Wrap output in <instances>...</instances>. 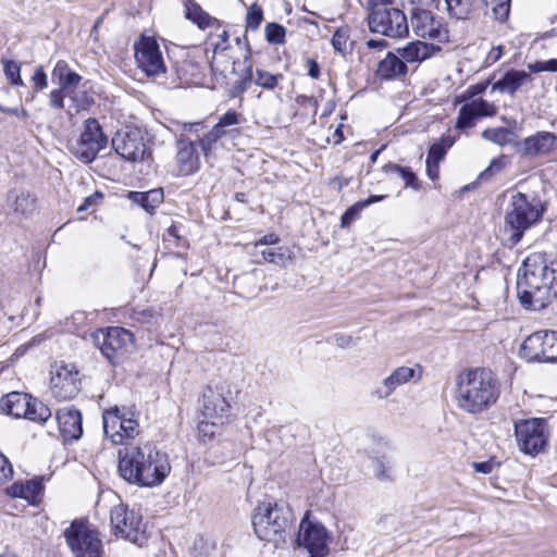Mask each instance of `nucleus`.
Returning a JSON list of instances; mask_svg holds the SVG:
<instances>
[{
  "label": "nucleus",
  "mask_w": 557,
  "mask_h": 557,
  "mask_svg": "<svg viewBox=\"0 0 557 557\" xmlns=\"http://www.w3.org/2000/svg\"><path fill=\"white\" fill-rule=\"evenodd\" d=\"M117 458L120 476L139 487L159 486L171 472L168 454L150 443L125 446L119 449Z\"/></svg>",
  "instance_id": "obj_2"
},
{
  "label": "nucleus",
  "mask_w": 557,
  "mask_h": 557,
  "mask_svg": "<svg viewBox=\"0 0 557 557\" xmlns=\"http://www.w3.org/2000/svg\"><path fill=\"white\" fill-rule=\"evenodd\" d=\"M364 208L360 201L350 206L341 218V226L348 227L352 223V221H355L359 216L360 212Z\"/></svg>",
  "instance_id": "obj_49"
},
{
  "label": "nucleus",
  "mask_w": 557,
  "mask_h": 557,
  "mask_svg": "<svg viewBox=\"0 0 557 557\" xmlns=\"http://www.w3.org/2000/svg\"><path fill=\"white\" fill-rule=\"evenodd\" d=\"M219 140L214 134L210 131L199 138V146L206 157L209 156L210 151L213 148V145Z\"/></svg>",
  "instance_id": "obj_53"
},
{
  "label": "nucleus",
  "mask_w": 557,
  "mask_h": 557,
  "mask_svg": "<svg viewBox=\"0 0 557 557\" xmlns=\"http://www.w3.org/2000/svg\"><path fill=\"white\" fill-rule=\"evenodd\" d=\"M448 13L458 18H469L475 11L486 4V0H445Z\"/></svg>",
  "instance_id": "obj_31"
},
{
  "label": "nucleus",
  "mask_w": 557,
  "mask_h": 557,
  "mask_svg": "<svg viewBox=\"0 0 557 557\" xmlns=\"http://www.w3.org/2000/svg\"><path fill=\"white\" fill-rule=\"evenodd\" d=\"M329 534L323 524L304 518L297 534V544L309 553L310 557H326L330 553Z\"/></svg>",
  "instance_id": "obj_17"
},
{
  "label": "nucleus",
  "mask_w": 557,
  "mask_h": 557,
  "mask_svg": "<svg viewBox=\"0 0 557 557\" xmlns=\"http://www.w3.org/2000/svg\"><path fill=\"white\" fill-rule=\"evenodd\" d=\"M51 393L58 400L73 399L81 391V375L75 364H55L51 371Z\"/></svg>",
  "instance_id": "obj_16"
},
{
  "label": "nucleus",
  "mask_w": 557,
  "mask_h": 557,
  "mask_svg": "<svg viewBox=\"0 0 557 557\" xmlns=\"http://www.w3.org/2000/svg\"><path fill=\"white\" fill-rule=\"evenodd\" d=\"M32 81L34 82L37 90H42V89L47 88L48 78H47V74L45 73L44 67L41 65L36 67L35 73L32 77Z\"/></svg>",
  "instance_id": "obj_55"
},
{
  "label": "nucleus",
  "mask_w": 557,
  "mask_h": 557,
  "mask_svg": "<svg viewBox=\"0 0 557 557\" xmlns=\"http://www.w3.org/2000/svg\"><path fill=\"white\" fill-rule=\"evenodd\" d=\"M407 72V65L401 57L388 52L386 57L379 62L376 74L383 79H392Z\"/></svg>",
  "instance_id": "obj_29"
},
{
  "label": "nucleus",
  "mask_w": 557,
  "mask_h": 557,
  "mask_svg": "<svg viewBox=\"0 0 557 557\" xmlns=\"http://www.w3.org/2000/svg\"><path fill=\"white\" fill-rule=\"evenodd\" d=\"M245 69L240 74V78L236 81L230 90L231 97H238L248 90L249 86L253 82L252 64L250 60V53L248 52L244 57Z\"/></svg>",
  "instance_id": "obj_36"
},
{
  "label": "nucleus",
  "mask_w": 557,
  "mask_h": 557,
  "mask_svg": "<svg viewBox=\"0 0 557 557\" xmlns=\"http://www.w3.org/2000/svg\"><path fill=\"white\" fill-rule=\"evenodd\" d=\"M134 49L137 65L147 76H157L165 72L162 53L153 37L143 36L134 45Z\"/></svg>",
  "instance_id": "obj_18"
},
{
  "label": "nucleus",
  "mask_w": 557,
  "mask_h": 557,
  "mask_svg": "<svg viewBox=\"0 0 557 557\" xmlns=\"http://www.w3.org/2000/svg\"><path fill=\"white\" fill-rule=\"evenodd\" d=\"M383 172L388 175L400 176L405 182V187H411L413 189L419 188L416 174L408 168H403L395 163H387L383 166Z\"/></svg>",
  "instance_id": "obj_38"
},
{
  "label": "nucleus",
  "mask_w": 557,
  "mask_h": 557,
  "mask_svg": "<svg viewBox=\"0 0 557 557\" xmlns=\"http://www.w3.org/2000/svg\"><path fill=\"white\" fill-rule=\"evenodd\" d=\"M127 197L133 203L140 206L145 211L152 214L163 201V190L154 188L148 191H129Z\"/></svg>",
  "instance_id": "obj_30"
},
{
  "label": "nucleus",
  "mask_w": 557,
  "mask_h": 557,
  "mask_svg": "<svg viewBox=\"0 0 557 557\" xmlns=\"http://www.w3.org/2000/svg\"><path fill=\"white\" fill-rule=\"evenodd\" d=\"M263 21V11L258 4H251L246 14V29L257 30Z\"/></svg>",
  "instance_id": "obj_45"
},
{
  "label": "nucleus",
  "mask_w": 557,
  "mask_h": 557,
  "mask_svg": "<svg viewBox=\"0 0 557 557\" xmlns=\"http://www.w3.org/2000/svg\"><path fill=\"white\" fill-rule=\"evenodd\" d=\"M499 394V382L490 369H469L457 379V405L468 413L486 410L497 401Z\"/></svg>",
  "instance_id": "obj_3"
},
{
  "label": "nucleus",
  "mask_w": 557,
  "mask_h": 557,
  "mask_svg": "<svg viewBox=\"0 0 557 557\" xmlns=\"http://www.w3.org/2000/svg\"><path fill=\"white\" fill-rule=\"evenodd\" d=\"M281 78H283L282 74L274 75V74H271L270 72L258 69L256 71V76H253V83L257 86H260L264 89L272 90L277 86L278 81Z\"/></svg>",
  "instance_id": "obj_42"
},
{
  "label": "nucleus",
  "mask_w": 557,
  "mask_h": 557,
  "mask_svg": "<svg viewBox=\"0 0 557 557\" xmlns=\"http://www.w3.org/2000/svg\"><path fill=\"white\" fill-rule=\"evenodd\" d=\"M57 421L65 441H77L83 435V418L78 410L64 407L58 410Z\"/></svg>",
  "instance_id": "obj_23"
},
{
  "label": "nucleus",
  "mask_w": 557,
  "mask_h": 557,
  "mask_svg": "<svg viewBox=\"0 0 557 557\" xmlns=\"http://www.w3.org/2000/svg\"><path fill=\"white\" fill-rule=\"evenodd\" d=\"M410 25L418 37L433 39L440 42L448 39L447 29L431 11L413 8L411 11Z\"/></svg>",
  "instance_id": "obj_19"
},
{
  "label": "nucleus",
  "mask_w": 557,
  "mask_h": 557,
  "mask_svg": "<svg viewBox=\"0 0 557 557\" xmlns=\"http://www.w3.org/2000/svg\"><path fill=\"white\" fill-rule=\"evenodd\" d=\"M487 86H488V82H480L474 85H471L465 91L463 97L466 99H472L475 96L483 94L486 90Z\"/></svg>",
  "instance_id": "obj_57"
},
{
  "label": "nucleus",
  "mask_w": 557,
  "mask_h": 557,
  "mask_svg": "<svg viewBox=\"0 0 557 557\" xmlns=\"http://www.w3.org/2000/svg\"><path fill=\"white\" fill-rule=\"evenodd\" d=\"M82 79L83 77L79 74L71 70L58 84L62 90H65L66 94H69L81 84Z\"/></svg>",
  "instance_id": "obj_50"
},
{
  "label": "nucleus",
  "mask_w": 557,
  "mask_h": 557,
  "mask_svg": "<svg viewBox=\"0 0 557 557\" xmlns=\"http://www.w3.org/2000/svg\"><path fill=\"white\" fill-rule=\"evenodd\" d=\"M373 10L369 15V28L373 33L399 38L408 34L409 24L404 12L383 4L384 0H370Z\"/></svg>",
  "instance_id": "obj_8"
},
{
  "label": "nucleus",
  "mask_w": 557,
  "mask_h": 557,
  "mask_svg": "<svg viewBox=\"0 0 557 557\" xmlns=\"http://www.w3.org/2000/svg\"><path fill=\"white\" fill-rule=\"evenodd\" d=\"M66 96L71 100L72 108L76 113L90 109L96 102L94 92L87 89L86 83L78 89H73Z\"/></svg>",
  "instance_id": "obj_34"
},
{
  "label": "nucleus",
  "mask_w": 557,
  "mask_h": 557,
  "mask_svg": "<svg viewBox=\"0 0 557 557\" xmlns=\"http://www.w3.org/2000/svg\"><path fill=\"white\" fill-rule=\"evenodd\" d=\"M496 114V107L483 98L472 99L465 103L458 112L455 124L457 129L463 131L475 125L478 117L493 116Z\"/></svg>",
  "instance_id": "obj_21"
},
{
  "label": "nucleus",
  "mask_w": 557,
  "mask_h": 557,
  "mask_svg": "<svg viewBox=\"0 0 557 557\" xmlns=\"http://www.w3.org/2000/svg\"><path fill=\"white\" fill-rule=\"evenodd\" d=\"M557 147V135L548 131H539L517 143V153L523 158H543L550 156Z\"/></svg>",
  "instance_id": "obj_20"
},
{
  "label": "nucleus",
  "mask_w": 557,
  "mask_h": 557,
  "mask_svg": "<svg viewBox=\"0 0 557 557\" xmlns=\"http://www.w3.org/2000/svg\"><path fill=\"white\" fill-rule=\"evenodd\" d=\"M544 210L540 199L529 200L527 195L515 193L504 220L503 232L507 236L506 244L516 246L522 239L524 232L541 221Z\"/></svg>",
  "instance_id": "obj_4"
},
{
  "label": "nucleus",
  "mask_w": 557,
  "mask_h": 557,
  "mask_svg": "<svg viewBox=\"0 0 557 557\" xmlns=\"http://www.w3.org/2000/svg\"><path fill=\"white\" fill-rule=\"evenodd\" d=\"M1 410L14 418H25L33 422L45 423L52 412L42 401L29 394L11 392L0 399Z\"/></svg>",
  "instance_id": "obj_6"
},
{
  "label": "nucleus",
  "mask_w": 557,
  "mask_h": 557,
  "mask_svg": "<svg viewBox=\"0 0 557 557\" xmlns=\"http://www.w3.org/2000/svg\"><path fill=\"white\" fill-rule=\"evenodd\" d=\"M71 71L69 64L66 61L64 60H59L53 70H52V73H51V76H52V79L53 81H58V83L60 81L63 79V77Z\"/></svg>",
  "instance_id": "obj_56"
},
{
  "label": "nucleus",
  "mask_w": 557,
  "mask_h": 557,
  "mask_svg": "<svg viewBox=\"0 0 557 557\" xmlns=\"http://www.w3.org/2000/svg\"><path fill=\"white\" fill-rule=\"evenodd\" d=\"M517 293L522 306L539 311L557 298V262L544 252L530 253L518 271Z\"/></svg>",
  "instance_id": "obj_1"
},
{
  "label": "nucleus",
  "mask_w": 557,
  "mask_h": 557,
  "mask_svg": "<svg viewBox=\"0 0 557 557\" xmlns=\"http://www.w3.org/2000/svg\"><path fill=\"white\" fill-rule=\"evenodd\" d=\"M13 475V468L8 458L0 453V484Z\"/></svg>",
  "instance_id": "obj_54"
},
{
  "label": "nucleus",
  "mask_w": 557,
  "mask_h": 557,
  "mask_svg": "<svg viewBox=\"0 0 557 557\" xmlns=\"http://www.w3.org/2000/svg\"><path fill=\"white\" fill-rule=\"evenodd\" d=\"M110 521L115 535L138 546H143L146 536L141 516L123 504L114 506L110 511Z\"/></svg>",
  "instance_id": "obj_10"
},
{
  "label": "nucleus",
  "mask_w": 557,
  "mask_h": 557,
  "mask_svg": "<svg viewBox=\"0 0 557 557\" xmlns=\"http://www.w3.org/2000/svg\"><path fill=\"white\" fill-rule=\"evenodd\" d=\"M218 122L223 127L236 125L239 123V114L235 110H228Z\"/></svg>",
  "instance_id": "obj_58"
},
{
  "label": "nucleus",
  "mask_w": 557,
  "mask_h": 557,
  "mask_svg": "<svg viewBox=\"0 0 557 557\" xmlns=\"http://www.w3.org/2000/svg\"><path fill=\"white\" fill-rule=\"evenodd\" d=\"M456 139L455 137L447 135L443 136L438 141L434 143L428 153V160H431L432 163H438L444 159L448 149L453 147Z\"/></svg>",
  "instance_id": "obj_39"
},
{
  "label": "nucleus",
  "mask_w": 557,
  "mask_h": 557,
  "mask_svg": "<svg viewBox=\"0 0 557 557\" xmlns=\"http://www.w3.org/2000/svg\"><path fill=\"white\" fill-rule=\"evenodd\" d=\"M349 39V28L348 27H339L332 36V46L333 48L341 53H345L347 51V42Z\"/></svg>",
  "instance_id": "obj_46"
},
{
  "label": "nucleus",
  "mask_w": 557,
  "mask_h": 557,
  "mask_svg": "<svg viewBox=\"0 0 557 557\" xmlns=\"http://www.w3.org/2000/svg\"><path fill=\"white\" fill-rule=\"evenodd\" d=\"M107 145L108 137L98 120L88 117L84 121L78 139L71 145L70 150L79 161L90 163Z\"/></svg>",
  "instance_id": "obj_9"
},
{
  "label": "nucleus",
  "mask_w": 557,
  "mask_h": 557,
  "mask_svg": "<svg viewBox=\"0 0 557 557\" xmlns=\"http://www.w3.org/2000/svg\"><path fill=\"white\" fill-rule=\"evenodd\" d=\"M216 424L209 421H200L198 432L200 436L211 438L215 433Z\"/></svg>",
  "instance_id": "obj_59"
},
{
  "label": "nucleus",
  "mask_w": 557,
  "mask_h": 557,
  "mask_svg": "<svg viewBox=\"0 0 557 557\" xmlns=\"http://www.w3.org/2000/svg\"><path fill=\"white\" fill-rule=\"evenodd\" d=\"M530 73L557 72V59L536 61L528 64Z\"/></svg>",
  "instance_id": "obj_51"
},
{
  "label": "nucleus",
  "mask_w": 557,
  "mask_h": 557,
  "mask_svg": "<svg viewBox=\"0 0 557 557\" xmlns=\"http://www.w3.org/2000/svg\"><path fill=\"white\" fill-rule=\"evenodd\" d=\"M482 137L502 147L512 145L517 148V143H519L518 136L505 127L487 128L483 131Z\"/></svg>",
  "instance_id": "obj_35"
},
{
  "label": "nucleus",
  "mask_w": 557,
  "mask_h": 557,
  "mask_svg": "<svg viewBox=\"0 0 557 557\" xmlns=\"http://www.w3.org/2000/svg\"><path fill=\"white\" fill-rule=\"evenodd\" d=\"M280 242V237L276 234H267L261 237L258 242H256L255 247L258 249L262 246H272L276 245Z\"/></svg>",
  "instance_id": "obj_60"
},
{
  "label": "nucleus",
  "mask_w": 557,
  "mask_h": 557,
  "mask_svg": "<svg viewBox=\"0 0 557 557\" xmlns=\"http://www.w3.org/2000/svg\"><path fill=\"white\" fill-rule=\"evenodd\" d=\"M163 240L174 243L176 247H187V240L182 236L180 226L171 225L163 235Z\"/></svg>",
  "instance_id": "obj_47"
},
{
  "label": "nucleus",
  "mask_w": 557,
  "mask_h": 557,
  "mask_svg": "<svg viewBox=\"0 0 557 557\" xmlns=\"http://www.w3.org/2000/svg\"><path fill=\"white\" fill-rule=\"evenodd\" d=\"M293 521L292 509L283 503H260L251 516L256 535L262 541L274 543L283 540Z\"/></svg>",
  "instance_id": "obj_5"
},
{
  "label": "nucleus",
  "mask_w": 557,
  "mask_h": 557,
  "mask_svg": "<svg viewBox=\"0 0 557 557\" xmlns=\"http://www.w3.org/2000/svg\"><path fill=\"white\" fill-rule=\"evenodd\" d=\"M335 344L341 348H348L354 345V339L347 334H336L334 336Z\"/></svg>",
  "instance_id": "obj_61"
},
{
  "label": "nucleus",
  "mask_w": 557,
  "mask_h": 557,
  "mask_svg": "<svg viewBox=\"0 0 557 557\" xmlns=\"http://www.w3.org/2000/svg\"><path fill=\"white\" fill-rule=\"evenodd\" d=\"M176 148L177 175L188 176L196 173L200 166V159L195 144L185 135H181L176 141Z\"/></svg>",
  "instance_id": "obj_22"
},
{
  "label": "nucleus",
  "mask_w": 557,
  "mask_h": 557,
  "mask_svg": "<svg viewBox=\"0 0 557 557\" xmlns=\"http://www.w3.org/2000/svg\"><path fill=\"white\" fill-rule=\"evenodd\" d=\"M473 468L476 472L490 474L493 471L494 463L492 461L473 462Z\"/></svg>",
  "instance_id": "obj_62"
},
{
  "label": "nucleus",
  "mask_w": 557,
  "mask_h": 557,
  "mask_svg": "<svg viewBox=\"0 0 557 557\" xmlns=\"http://www.w3.org/2000/svg\"><path fill=\"white\" fill-rule=\"evenodd\" d=\"M185 15L186 18L196 24L200 29L214 26L220 27L219 20L203 11L202 8L194 1H187L185 3Z\"/></svg>",
  "instance_id": "obj_32"
},
{
  "label": "nucleus",
  "mask_w": 557,
  "mask_h": 557,
  "mask_svg": "<svg viewBox=\"0 0 557 557\" xmlns=\"http://www.w3.org/2000/svg\"><path fill=\"white\" fill-rule=\"evenodd\" d=\"M8 201L14 212L23 215H28L34 212L36 208L35 198L26 191L12 190L8 195Z\"/></svg>",
  "instance_id": "obj_33"
},
{
  "label": "nucleus",
  "mask_w": 557,
  "mask_h": 557,
  "mask_svg": "<svg viewBox=\"0 0 557 557\" xmlns=\"http://www.w3.org/2000/svg\"><path fill=\"white\" fill-rule=\"evenodd\" d=\"M112 147L121 158L131 162L145 161L151 154L143 132L134 126L117 131L112 138Z\"/></svg>",
  "instance_id": "obj_12"
},
{
  "label": "nucleus",
  "mask_w": 557,
  "mask_h": 557,
  "mask_svg": "<svg viewBox=\"0 0 557 557\" xmlns=\"http://www.w3.org/2000/svg\"><path fill=\"white\" fill-rule=\"evenodd\" d=\"M436 51H440L438 46L419 40L409 42L406 47L398 49V53L405 63L422 62L433 55Z\"/></svg>",
  "instance_id": "obj_28"
},
{
  "label": "nucleus",
  "mask_w": 557,
  "mask_h": 557,
  "mask_svg": "<svg viewBox=\"0 0 557 557\" xmlns=\"http://www.w3.org/2000/svg\"><path fill=\"white\" fill-rule=\"evenodd\" d=\"M503 53H504V47L503 46L494 47L488 52V54L486 57V61L488 63H495V62H497L502 58Z\"/></svg>",
  "instance_id": "obj_64"
},
{
  "label": "nucleus",
  "mask_w": 557,
  "mask_h": 557,
  "mask_svg": "<svg viewBox=\"0 0 557 557\" xmlns=\"http://www.w3.org/2000/svg\"><path fill=\"white\" fill-rule=\"evenodd\" d=\"M413 375L414 370L412 368L399 367L383 380L382 384L374 389L373 395L379 399H385L391 396L397 387L408 383Z\"/></svg>",
  "instance_id": "obj_26"
},
{
  "label": "nucleus",
  "mask_w": 557,
  "mask_h": 557,
  "mask_svg": "<svg viewBox=\"0 0 557 557\" xmlns=\"http://www.w3.org/2000/svg\"><path fill=\"white\" fill-rule=\"evenodd\" d=\"M230 404L218 388L207 387L202 394V416L207 419L222 418Z\"/></svg>",
  "instance_id": "obj_24"
},
{
  "label": "nucleus",
  "mask_w": 557,
  "mask_h": 557,
  "mask_svg": "<svg viewBox=\"0 0 557 557\" xmlns=\"http://www.w3.org/2000/svg\"><path fill=\"white\" fill-rule=\"evenodd\" d=\"M372 469L376 479L384 481L391 479L389 470L392 459L388 455L371 457Z\"/></svg>",
  "instance_id": "obj_41"
},
{
  "label": "nucleus",
  "mask_w": 557,
  "mask_h": 557,
  "mask_svg": "<svg viewBox=\"0 0 557 557\" xmlns=\"http://www.w3.org/2000/svg\"><path fill=\"white\" fill-rule=\"evenodd\" d=\"M212 49V61H211V67L214 70V60L218 55H222L225 51L231 49L230 41H228V33L226 30H223L221 34L213 36L210 35L207 41V51Z\"/></svg>",
  "instance_id": "obj_37"
},
{
  "label": "nucleus",
  "mask_w": 557,
  "mask_h": 557,
  "mask_svg": "<svg viewBox=\"0 0 557 557\" xmlns=\"http://www.w3.org/2000/svg\"><path fill=\"white\" fill-rule=\"evenodd\" d=\"M495 4L492 8L495 20L505 22L510 12L511 0H493Z\"/></svg>",
  "instance_id": "obj_48"
},
{
  "label": "nucleus",
  "mask_w": 557,
  "mask_h": 557,
  "mask_svg": "<svg viewBox=\"0 0 557 557\" xmlns=\"http://www.w3.org/2000/svg\"><path fill=\"white\" fill-rule=\"evenodd\" d=\"M92 338L95 345L112 364L121 362L134 346L133 333L120 326L100 329L92 334Z\"/></svg>",
  "instance_id": "obj_7"
},
{
  "label": "nucleus",
  "mask_w": 557,
  "mask_h": 557,
  "mask_svg": "<svg viewBox=\"0 0 557 557\" xmlns=\"http://www.w3.org/2000/svg\"><path fill=\"white\" fill-rule=\"evenodd\" d=\"M515 435L520 450L535 456L547 444V424L541 418L520 420L515 423Z\"/></svg>",
  "instance_id": "obj_11"
},
{
  "label": "nucleus",
  "mask_w": 557,
  "mask_h": 557,
  "mask_svg": "<svg viewBox=\"0 0 557 557\" xmlns=\"http://www.w3.org/2000/svg\"><path fill=\"white\" fill-rule=\"evenodd\" d=\"M66 96V91L62 90L61 87L53 89L49 94V104L51 108L62 110L64 109V98Z\"/></svg>",
  "instance_id": "obj_52"
},
{
  "label": "nucleus",
  "mask_w": 557,
  "mask_h": 557,
  "mask_svg": "<svg viewBox=\"0 0 557 557\" xmlns=\"http://www.w3.org/2000/svg\"><path fill=\"white\" fill-rule=\"evenodd\" d=\"M259 252L262 256L263 260L277 265H285L287 261L292 260L290 255L287 253V249H284L282 247H265L261 249Z\"/></svg>",
  "instance_id": "obj_40"
},
{
  "label": "nucleus",
  "mask_w": 557,
  "mask_h": 557,
  "mask_svg": "<svg viewBox=\"0 0 557 557\" xmlns=\"http://www.w3.org/2000/svg\"><path fill=\"white\" fill-rule=\"evenodd\" d=\"M521 354L529 361H557V331H537L530 334L521 345Z\"/></svg>",
  "instance_id": "obj_15"
},
{
  "label": "nucleus",
  "mask_w": 557,
  "mask_h": 557,
  "mask_svg": "<svg viewBox=\"0 0 557 557\" xmlns=\"http://www.w3.org/2000/svg\"><path fill=\"white\" fill-rule=\"evenodd\" d=\"M12 497H18L27 500L32 505L40 502L44 484L41 479H32L25 482H14L8 490Z\"/></svg>",
  "instance_id": "obj_27"
},
{
  "label": "nucleus",
  "mask_w": 557,
  "mask_h": 557,
  "mask_svg": "<svg viewBox=\"0 0 557 557\" xmlns=\"http://www.w3.org/2000/svg\"><path fill=\"white\" fill-rule=\"evenodd\" d=\"M307 65H308V75L313 79H318L320 77V66H319L318 62L313 59H308Z\"/></svg>",
  "instance_id": "obj_63"
},
{
  "label": "nucleus",
  "mask_w": 557,
  "mask_h": 557,
  "mask_svg": "<svg viewBox=\"0 0 557 557\" xmlns=\"http://www.w3.org/2000/svg\"><path fill=\"white\" fill-rule=\"evenodd\" d=\"M265 39L272 45H282L285 42L286 28L278 23H269L264 29Z\"/></svg>",
  "instance_id": "obj_43"
},
{
  "label": "nucleus",
  "mask_w": 557,
  "mask_h": 557,
  "mask_svg": "<svg viewBox=\"0 0 557 557\" xmlns=\"http://www.w3.org/2000/svg\"><path fill=\"white\" fill-rule=\"evenodd\" d=\"M3 71L8 81L14 86H23L24 82L21 77V65L16 61L2 60Z\"/></svg>",
  "instance_id": "obj_44"
},
{
  "label": "nucleus",
  "mask_w": 557,
  "mask_h": 557,
  "mask_svg": "<svg viewBox=\"0 0 557 557\" xmlns=\"http://www.w3.org/2000/svg\"><path fill=\"white\" fill-rule=\"evenodd\" d=\"M532 76L523 70H508L493 84L492 90L513 96L524 84L531 83Z\"/></svg>",
  "instance_id": "obj_25"
},
{
  "label": "nucleus",
  "mask_w": 557,
  "mask_h": 557,
  "mask_svg": "<svg viewBox=\"0 0 557 557\" xmlns=\"http://www.w3.org/2000/svg\"><path fill=\"white\" fill-rule=\"evenodd\" d=\"M102 422L106 436L115 445H122L125 440H133L139 434L138 421L117 407L104 410Z\"/></svg>",
  "instance_id": "obj_14"
},
{
  "label": "nucleus",
  "mask_w": 557,
  "mask_h": 557,
  "mask_svg": "<svg viewBox=\"0 0 557 557\" xmlns=\"http://www.w3.org/2000/svg\"><path fill=\"white\" fill-rule=\"evenodd\" d=\"M64 537L75 557H102V541L85 524L73 522L64 531Z\"/></svg>",
  "instance_id": "obj_13"
}]
</instances>
